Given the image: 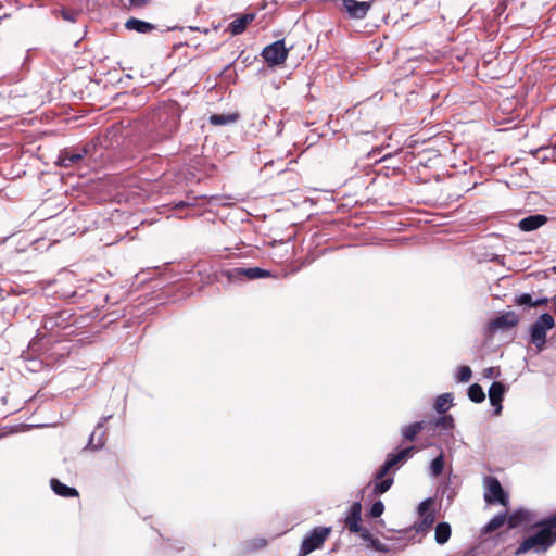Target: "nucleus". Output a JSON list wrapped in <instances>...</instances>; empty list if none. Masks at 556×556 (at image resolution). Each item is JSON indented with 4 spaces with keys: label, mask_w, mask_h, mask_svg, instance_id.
Instances as JSON below:
<instances>
[{
    "label": "nucleus",
    "mask_w": 556,
    "mask_h": 556,
    "mask_svg": "<svg viewBox=\"0 0 556 556\" xmlns=\"http://www.w3.org/2000/svg\"><path fill=\"white\" fill-rule=\"evenodd\" d=\"M451 526L447 522H439L435 527L434 539L438 544H445L451 538Z\"/></svg>",
    "instance_id": "5701e85b"
},
{
    "label": "nucleus",
    "mask_w": 556,
    "mask_h": 556,
    "mask_svg": "<svg viewBox=\"0 0 556 556\" xmlns=\"http://www.w3.org/2000/svg\"><path fill=\"white\" fill-rule=\"evenodd\" d=\"M484 501L489 505L501 504L507 506L509 503L508 494L504 491L496 477L486 476L483 479Z\"/></svg>",
    "instance_id": "20e7f679"
},
{
    "label": "nucleus",
    "mask_w": 556,
    "mask_h": 556,
    "mask_svg": "<svg viewBox=\"0 0 556 556\" xmlns=\"http://www.w3.org/2000/svg\"><path fill=\"white\" fill-rule=\"evenodd\" d=\"M330 527H316L314 528L302 541L300 547V556H306L312 552L323 547L326 540L331 534Z\"/></svg>",
    "instance_id": "39448f33"
},
{
    "label": "nucleus",
    "mask_w": 556,
    "mask_h": 556,
    "mask_svg": "<svg viewBox=\"0 0 556 556\" xmlns=\"http://www.w3.org/2000/svg\"><path fill=\"white\" fill-rule=\"evenodd\" d=\"M378 480L379 481L375 483L374 489H372V492L375 495L386 493L391 488V485L393 484V481H394L392 477H389V478L383 477L382 479H378Z\"/></svg>",
    "instance_id": "cd10ccee"
},
{
    "label": "nucleus",
    "mask_w": 556,
    "mask_h": 556,
    "mask_svg": "<svg viewBox=\"0 0 556 556\" xmlns=\"http://www.w3.org/2000/svg\"><path fill=\"white\" fill-rule=\"evenodd\" d=\"M384 511V505L381 501H377L372 504L369 510V516L372 518L380 517Z\"/></svg>",
    "instance_id": "7c9ffc66"
},
{
    "label": "nucleus",
    "mask_w": 556,
    "mask_h": 556,
    "mask_svg": "<svg viewBox=\"0 0 556 556\" xmlns=\"http://www.w3.org/2000/svg\"><path fill=\"white\" fill-rule=\"evenodd\" d=\"M538 531L527 536L518 546L515 555L526 554L530 551L540 554L547 552L556 543V513L538 521L534 526Z\"/></svg>",
    "instance_id": "f257e3e1"
},
{
    "label": "nucleus",
    "mask_w": 556,
    "mask_h": 556,
    "mask_svg": "<svg viewBox=\"0 0 556 556\" xmlns=\"http://www.w3.org/2000/svg\"><path fill=\"white\" fill-rule=\"evenodd\" d=\"M530 521L531 513L525 509L516 510L511 515L507 516V523L511 529Z\"/></svg>",
    "instance_id": "aec40b11"
},
{
    "label": "nucleus",
    "mask_w": 556,
    "mask_h": 556,
    "mask_svg": "<svg viewBox=\"0 0 556 556\" xmlns=\"http://www.w3.org/2000/svg\"><path fill=\"white\" fill-rule=\"evenodd\" d=\"M454 428V419L451 415H443L438 418L427 421V429L429 430H452Z\"/></svg>",
    "instance_id": "f3484780"
},
{
    "label": "nucleus",
    "mask_w": 556,
    "mask_h": 556,
    "mask_svg": "<svg viewBox=\"0 0 556 556\" xmlns=\"http://www.w3.org/2000/svg\"><path fill=\"white\" fill-rule=\"evenodd\" d=\"M239 118H240L239 113L212 114L210 116L208 121L214 126H222V125L236 123Z\"/></svg>",
    "instance_id": "4be33fe9"
},
{
    "label": "nucleus",
    "mask_w": 556,
    "mask_h": 556,
    "mask_svg": "<svg viewBox=\"0 0 556 556\" xmlns=\"http://www.w3.org/2000/svg\"><path fill=\"white\" fill-rule=\"evenodd\" d=\"M505 522H507V515L498 514L486 523L483 531L484 533H492L503 527Z\"/></svg>",
    "instance_id": "393cba45"
},
{
    "label": "nucleus",
    "mask_w": 556,
    "mask_h": 556,
    "mask_svg": "<svg viewBox=\"0 0 556 556\" xmlns=\"http://www.w3.org/2000/svg\"><path fill=\"white\" fill-rule=\"evenodd\" d=\"M51 489L55 494L62 497H77L79 495L75 488L67 486L58 479H51Z\"/></svg>",
    "instance_id": "a211bd4d"
},
{
    "label": "nucleus",
    "mask_w": 556,
    "mask_h": 556,
    "mask_svg": "<svg viewBox=\"0 0 556 556\" xmlns=\"http://www.w3.org/2000/svg\"><path fill=\"white\" fill-rule=\"evenodd\" d=\"M435 521L434 513H429L428 515L421 516L419 521H416L414 525V529L416 532L422 533L430 530Z\"/></svg>",
    "instance_id": "b1692460"
},
{
    "label": "nucleus",
    "mask_w": 556,
    "mask_h": 556,
    "mask_svg": "<svg viewBox=\"0 0 556 556\" xmlns=\"http://www.w3.org/2000/svg\"><path fill=\"white\" fill-rule=\"evenodd\" d=\"M433 504V501L431 498H427L422 501L418 506V513L420 516H425L429 514V510Z\"/></svg>",
    "instance_id": "72a5a7b5"
},
{
    "label": "nucleus",
    "mask_w": 556,
    "mask_h": 556,
    "mask_svg": "<svg viewBox=\"0 0 556 556\" xmlns=\"http://www.w3.org/2000/svg\"><path fill=\"white\" fill-rule=\"evenodd\" d=\"M472 376L471 368L467 365L460 366L457 372V380L459 382H468Z\"/></svg>",
    "instance_id": "c756f323"
},
{
    "label": "nucleus",
    "mask_w": 556,
    "mask_h": 556,
    "mask_svg": "<svg viewBox=\"0 0 556 556\" xmlns=\"http://www.w3.org/2000/svg\"><path fill=\"white\" fill-rule=\"evenodd\" d=\"M451 402H452L451 394H448V393L442 394L437 397V400L434 402V408L438 413L443 414L448 409Z\"/></svg>",
    "instance_id": "bb28decb"
},
{
    "label": "nucleus",
    "mask_w": 556,
    "mask_h": 556,
    "mask_svg": "<svg viewBox=\"0 0 556 556\" xmlns=\"http://www.w3.org/2000/svg\"><path fill=\"white\" fill-rule=\"evenodd\" d=\"M289 49L286 48L283 40H277L264 48L262 56L270 65H281L288 58Z\"/></svg>",
    "instance_id": "6e6552de"
},
{
    "label": "nucleus",
    "mask_w": 556,
    "mask_h": 556,
    "mask_svg": "<svg viewBox=\"0 0 556 556\" xmlns=\"http://www.w3.org/2000/svg\"><path fill=\"white\" fill-rule=\"evenodd\" d=\"M362 504L361 502H354L345 518H344V526L351 533H357L361 535V538L364 541H370L372 544L375 542H378V540H374L372 534L369 532L368 529L364 528L361 525L362 521Z\"/></svg>",
    "instance_id": "7ed1b4c3"
},
{
    "label": "nucleus",
    "mask_w": 556,
    "mask_h": 556,
    "mask_svg": "<svg viewBox=\"0 0 556 556\" xmlns=\"http://www.w3.org/2000/svg\"><path fill=\"white\" fill-rule=\"evenodd\" d=\"M518 323V315L515 312L509 311L492 319L489 324V328L493 332L497 330H508L513 327H516Z\"/></svg>",
    "instance_id": "f8f14e48"
},
{
    "label": "nucleus",
    "mask_w": 556,
    "mask_h": 556,
    "mask_svg": "<svg viewBox=\"0 0 556 556\" xmlns=\"http://www.w3.org/2000/svg\"><path fill=\"white\" fill-rule=\"evenodd\" d=\"M151 0H128L129 8L141 9L147 7Z\"/></svg>",
    "instance_id": "f704fd0d"
},
{
    "label": "nucleus",
    "mask_w": 556,
    "mask_h": 556,
    "mask_svg": "<svg viewBox=\"0 0 556 556\" xmlns=\"http://www.w3.org/2000/svg\"><path fill=\"white\" fill-rule=\"evenodd\" d=\"M533 302L534 301H533L532 296L528 293H523V294L517 296L515 300V303L520 306L528 305V306L533 307Z\"/></svg>",
    "instance_id": "2f4dec72"
},
{
    "label": "nucleus",
    "mask_w": 556,
    "mask_h": 556,
    "mask_svg": "<svg viewBox=\"0 0 556 556\" xmlns=\"http://www.w3.org/2000/svg\"><path fill=\"white\" fill-rule=\"evenodd\" d=\"M94 148L96 146L92 143H86L79 148H65L60 151L56 164L64 168L73 167L79 164Z\"/></svg>",
    "instance_id": "423d86ee"
},
{
    "label": "nucleus",
    "mask_w": 556,
    "mask_h": 556,
    "mask_svg": "<svg viewBox=\"0 0 556 556\" xmlns=\"http://www.w3.org/2000/svg\"><path fill=\"white\" fill-rule=\"evenodd\" d=\"M151 124L161 136L168 137L179 125V105L176 102L160 104L151 114Z\"/></svg>",
    "instance_id": "f03ea898"
},
{
    "label": "nucleus",
    "mask_w": 556,
    "mask_h": 556,
    "mask_svg": "<svg viewBox=\"0 0 556 556\" xmlns=\"http://www.w3.org/2000/svg\"><path fill=\"white\" fill-rule=\"evenodd\" d=\"M229 281H242L244 279L255 280L260 278H266L270 276L268 270L260 267L241 268L236 267L225 273Z\"/></svg>",
    "instance_id": "1a4fd4ad"
},
{
    "label": "nucleus",
    "mask_w": 556,
    "mask_h": 556,
    "mask_svg": "<svg viewBox=\"0 0 556 556\" xmlns=\"http://www.w3.org/2000/svg\"><path fill=\"white\" fill-rule=\"evenodd\" d=\"M555 326L554 317L548 314H542L531 326V342L539 351L543 349L546 342V331Z\"/></svg>",
    "instance_id": "0eeeda50"
},
{
    "label": "nucleus",
    "mask_w": 556,
    "mask_h": 556,
    "mask_svg": "<svg viewBox=\"0 0 556 556\" xmlns=\"http://www.w3.org/2000/svg\"><path fill=\"white\" fill-rule=\"evenodd\" d=\"M547 304V299H540L533 302V307L542 306Z\"/></svg>",
    "instance_id": "c9c22d12"
},
{
    "label": "nucleus",
    "mask_w": 556,
    "mask_h": 556,
    "mask_svg": "<svg viewBox=\"0 0 556 556\" xmlns=\"http://www.w3.org/2000/svg\"><path fill=\"white\" fill-rule=\"evenodd\" d=\"M505 392V386L498 381L493 382L489 389L490 403L493 407H495L494 414L496 416H498L502 412V401L504 399Z\"/></svg>",
    "instance_id": "ddd939ff"
},
{
    "label": "nucleus",
    "mask_w": 556,
    "mask_h": 556,
    "mask_svg": "<svg viewBox=\"0 0 556 556\" xmlns=\"http://www.w3.org/2000/svg\"><path fill=\"white\" fill-rule=\"evenodd\" d=\"M255 18V15L254 14H244L236 20H233L229 26H228V30L232 34V35H240L242 34L245 29H247V26L252 23Z\"/></svg>",
    "instance_id": "dca6fc26"
},
{
    "label": "nucleus",
    "mask_w": 556,
    "mask_h": 556,
    "mask_svg": "<svg viewBox=\"0 0 556 556\" xmlns=\"http://www.w3.org/2000/svg\"><path fill=\"white\" fill-rule=\"evenodd\" d=\"M424 429H427L426 420L413 422L403 428L402 435H403L404 440H406L408 442H414L417 434H419Z\"/></svg>",
    "instance_id": "6ab92c4d"
},
{
    "label": "nucleus",
    "mask_w": 556,
    "mask_h": 556,
    "mask_svg": "<svg viewBox=\"0 0 556 556\" xmlns=\"http://www.w3.org/2000/svg\"><path fill=\"white\" fill-rule=\"evenodd\" d=\"M125 28L128 30H135L139 34H148L153 31L156 26L146 21H141L136 17H130L125 23Z\"/></svg>",
    "instance_id": "2eb2a0df"
},
{
    "label": "nucleus",
    "mask_w": 556,
    "mask_h": 556,
    "mask_svg": "<svg viewBox=\"0 0 556 556\" xmlns=\"http://www.w3.org/2000/svg\"><path fill=\"white\" fill-rule=\"evenodd\" d=\"M546 222H547V217L545 215H542V214L530 215L528 217L522 218L519 222V228L522 231H532V230H535V229L540 228L541 226H543Z\"/></svg>",
    "instance_id": "4468645a"
},
{
    "label": "nucleus",
    "mask_w": 556,
    "mask_h": 556,
    "mask_svg": "<svg viewBox=\"0 0 556 556\" xmlns=\"http://www.w3.org/2000/svg\"><path fill=\"white\" fill-rule=\"evenodd\" d=\"M104 444H105V431L103 429V425L99 424L89 438L88 446L92 447L93 450H99V448L103 447Z\"/></svg>",
    "instance_id": "412c9836"
},
{
    "label": "nucleus",
    "mask_w": 556,
    "mask_h": 556,
    "mask_svg": "<svg viewBox=\"0 0 556 556\" xmlns=\"http://www.w3.org/2000/svg\"><path fill=\"white\" fill-rule=\"evenodd\" d=\"M416 451L415 446H408L406 448L401 450L396 454H389L386 462L380 466L378 471L375 475L376 479H382L387 476V473L397 464L405 462L409 457H412L413 453Z\"/></svg>",
    "instance_id": "9d476101"
},
{
    "label": "nucleus",
    "mask_w": 556,
    "mask_h": 556,
    "mask_svg": "<svg viewBox=\"0 0 556 556\" xmlns=\"http://www.w3.org/2000/svg\"><path fill=\"white\" fill-rule=\"evenodd\" d=\"M444 469V456L441 454L431 463V471L434 476H440Z\"/></svg>",
    "instance_id": "c85d7f7f"
},
{
    "label": "nucleus",
    "mask_w": 556,
    "mask_h": 556,
    "mask_svg": "<svg viewBox=\"0 0 556 556\" xmlns=\"http://www.w3.org/2000/svg\"><path fill=\"white\" fill-rule=\"evenodd\" d=\"M485 371H486V374H485V375H486L488 377H492V375H493V368H489V369H486Z\"/></svg>",
    "instance_id": "4c0bfd02"
},
{
    "label": "nucleus",
    "mask_w": 556,
    "mask_h": 556,
    "mask_svg": "<svg viewBox=\"0 0 556 556\" xmlns=\"http://www.w3.org/2000/svg\"><path fill=\"white\" fill-rule=\"evenodd\" d=\"M188 205V203L184 202V201H180L179 203L175 204V207L176 208H182V207H186Z\"/></svg>",
    "instance_id": "e433bc0d"
},
{
    "label": "nucleus",
    "mask_w": 556,
    "mask_h": 556,
    "mask_svg": "<svg viewBox=\"0 0 556 556\" xmlns=\"http://www.w3.org/2000/svg\"><path fill=\"white\" fill-rule=\"evenodd\" d=\"M468 396L475 403H481L485 400V393L482 387L478 383H473L469 387Z\"/></svg>",
    "instance_id": "a878e982"
},
{
    "label": "nucleus",
    "mask_w": 556,
    "mask_h": 556,
    "mask_svg": "<svg viewBox=\"0 0 556 556\" xmlns=\"http://www.w3.org/2000/svg\"><path fill=\"white\" fill-rule=\"evenodd\" d=\"M61 14L65 21L76 22L79 12L71 9H62Z\"/></svg>",
    "instance_id": "473e14b6"
},
{
    "label": "nucleus",
    "mask_w": 556,
    "mask_h": 556,
    "mask_svg": "<svg viewBox=\"0 0 556 556\" xmlns=\"http://www.w3.org/2000/svg\"><path fill=\"white\" fill-rule=\"evenodd\" d=\"M342 10L350 18L363 20L371 8V2L357 0H341Z\"/></svg>",
    "instance_id": "9b49d317"
}]
</instances>
